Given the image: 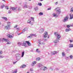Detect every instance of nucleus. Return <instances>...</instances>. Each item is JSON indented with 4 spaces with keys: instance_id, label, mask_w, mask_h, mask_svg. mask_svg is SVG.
<instances>
[{
    "instance_id": "nucleus-46",
    "label": "nucleus",
    "mask_w": 73,
    "mask_h": 73,
    "mask_svg": "<svg viewBox=\"0 0 73 73\" xmlns=\"http://www.w3.org/2000/svg\"><path fill=\"white\" fill-rule=\"evenodd\" d=\"M66 27H67L68 28H70V26L69 25H67Z\"/></svg>"
},
{
    "instance_id": "nucleus-25",
    "label": "nucleus",
    "mask_w": 73,
    "mask_h": 73,
    "mask_svg": "<svg viewBox=\"0 0 73 73\" xmlns=\"http://www.w3.org/2000/svg\"><path fill=\"white\" fill-rule=\"evenodd\" d=\"M28 5H25L24 6V8H28Z\"/></svg>"
},
{
    "instance_id": "nucleus-22",
    "label": "nucleus",
    "mask_w": 73,
    "mask_h": 73,
    "mask_svg": "<svg viewBox=\"0 0 73 73\" xmlns=\"http://www.w3.org/2000/svg\"><path fill=\"white\" fill-rule=\"evenodd\" d=\"M17 8L16 7H12L11 9L13 11H15L16 10Z\"/></svg>"
},
{
    "instance_id": "nucleus-40",
    "label": "nucleus",
    "mask_w": 73,
    "mask_h": 73,
    "mask_svg": "<svg viewBox=\"0 0 73 73\" xmlns=\"http://www.w3.org/2000/svg\"><path fill=\"white\" fill-rule=\"evenodd\" d=\"M4 5H3L1 6V8H4Z\"/></svg>"
},
{
    "instance_id": "nucleus-9",
    "label": "nucleus",
    "mask_w": 73,
    "mask_h": 73,
    "mask_svg": "<svg viewBox=\"0 0 73 73\" xmlns=\"http://www.w3.org/2000/svg\"><path fill=\"white\" fill-rule=\"evenodd\" d=\"M44 29H40L39 30V33H43V32H44Z\"/></svg>"
},
{
    "instance_id": "nucleus-31",
    "label": "nucleus",
    "mask_w": 73,
    "mask_h": 73,
    "mask_svg": "<svg viewBox=\"0 0 73 73\" xmlns=\"http://www.w3.org/2000/svg\"><path fill=\"white\" fill-rule=\"evenodd\" d=\"M39 15H40V16H41V15H43V13H42V12H40L39 13Z\"/></svg>"
},
{
    "instance_id": "nucleus-39",
    "label": "nucleus",
    "mask_w": 73,
    "mask_h": 73,
    "mask_svg": "<svg viewBox=\"0 0 73 73\" xmlns=\"http://www.w3.org/2000/svg\"><path fill=\"white\" fill-rule=\"evenodd\" d=\"M7 44H11V42L8 41H7Z\"/></svg>"
},
{
    "instance_id": "nucleus-36",
    "label": "nucleus",
    "mask_w": 73,
    "mask_h": 73,
    "mask_svg": "<svg viewBox=\"0 0 73 73\" xmlns=\"http://www.w3.org/2000/svg\"><path fill=\"white\" fill-rule=\"evenodd\" d=\"M38 5L39 6H41V5H42V3H38Z\"/></svg>"
},
{
    "instance_id": "nucleus-21",
    "label": "nucleus",
    "mask_w": 73,
    "mask_h": 73,
    "mask_svg": "<svg viewBox=\"0 0 73 73\" xmlns=\"http://www.w3.org/2000/svg\"><path fill=\"white\" fill-rule=\"evenodd\" d=\"M8 36L9 37V38H13V36H12V35H10L9 34H8Z\"/></svg>"
},
{
    "instance_id": "nucleus-60",
    "label": "nucleus",
    "mask_w": 73,
    "mask_h": 73,
    "mask_svg": "<svg viewBox=\"0 0 73 73\" xmlns=\"http://www.w3.org/2000/svg\"><path fill=\"white\" fill-rule=\"evenodd\" d=\"M33 34H30V35H31L30 36H33Z\"/></svg>"
},
{
    "instance_id": "nucleus-6",
    "label": "nucleus",
    "mask_w": 73,
    "mask_h": 73,
    "mask_svg": "<svg viewBox=\"0 0 73 73\" xmlns=\"http://www.w3.org/2000/svg\"><path fill=\"white\" fill-rule=\"evenodd\" d=\"M58 14H57V13H54L52 14V16H53V17H54L56 18L58 17Z\"/></svg>"
},
{
    "instance_id": "nucleus-28",
    "label": "nucleus",
    "mask_w": 73,
    "mask_h": 73,
    "mask_svg": "<svg viewBox=\"0 0 73 73\" xmlns=\"http://www.w3.org/2000/svg\"><path fill=\"white\" fill-rule=\"evenodd\" d=\"M7 25H8V26H11V22H8L7 23Z\"/></svg>"
},
{
    "instance_id": "nucleus-53",
    "label": "nucleus",
    "mask_w": 73,
    "mask_h": 73,
    "mask_svg": "<svg viewBox=\"0 0 73 73\" xmlns=\"http://www.w3.org/2000/svg\"><path fill=\"white\" fill-rule=\"evenodd\" d=\"M33 23H34L33 22L31 24V26H32V25H33Z\"/></svg>"
},
{
    "instance_id": "nucleus-41",
    "label": "nucleus",
    "mask_w": 73,
    "mask_h": 73,
    "mask_svg": "<svg viewBox=\"0 0 73 73\" xmlns=\"http://www.w3.org/2000/svg\"><path fill=\"white\" fill-rule=\"evenodd\" d=\"M70 11L71 12H73V7L71 8V9Z\"/></svg>"
},
{
    "instance_id": "nucleus-64",
    "label": "nucleus",
    "mask_w": 73,
    "mask_h": 73,
    "mask_svg": "<svg viewBox=\"0 0 73 73\" xmlns=\"http://www.w3.org/2000/svg\"><path fill=\"white\" fill-rule=\"evenodd\" d=\"M23 33V32L22 31L21 33H20V34H21Z\"/></svg>"
},
{
    "instance_id": "nucleus-55",
    "label": "nucleus",
    "mask_w": 73,
    "mask_h": 73,
    "mask_svg": "<svg viewBox=\"0 0 73 73\" xmlns=\"http://www.w3.org/2000/svg\"><path fill=\"white\" fill-rule=\"evenodd\" d=\"M57 3H58V2H56L55 3V5H57Z\"/></svg>"
},
{
    "instance_id": "nucleus-19",
    "label": "nucleus",
    "mask_w": 73,
    "mask_h": 73,
    "mask_svg": "<svg viewBox=\"0 0 73 73\" xmlns=\"http://www.w3.org/2000/svg\"><path fill=\"white\" fill-rule=\"evenodd\" d=\"M27 30H28V29L27 28H25L23 30L22 32H23H23H24L25 31H27Z\"/></svg>"
},
{
    "instance_id": "nucleus-58",
    "label": "nucleus",
    "mask_w": 73,
    "mask_h": 73,
    "mask_svg": "<svg viewBox=\"0 0 73 73\" xmlns=\"http://www.w3.org/2000/svg\"><path fill=\"white\" fill-rule=\"evenodd\" d=\"M24 46L25 47H28V46L26 45V44Z\"/></svg>"
},
{
    "instance_id": "nucleus-57",
    "label": "nucleus",
    "mask_w": 73,
    "mask_h": 73,
    "mask_svg": "<svg viewBox=\"0 0 73 73\" xmlns=\"http://www.w3.org/2000/svg\"><path fill=\"white\" fill-rule=\"evenodd\" d=\"M33 36H35V37H36V35L34 34H33Z\"/></svg>"
},
{
    "instance_id": "nucleus-11",
    "label": "nucleus",
    "mask_w": 73,
    "mask_h": 73,
    "mask_svg": "<svg viewBox=\"0 0 73 73\" xmlns=\"http://www.w3.org/2000/svg\"><path fill=\"white\" fill-rule=\"evenodd\" d=\"M10 27H11V26L7 25V26L5 27V29H7V30H8L10 29Z\"/></svg>"
},
{
    "instance_id": "nucleus-4",
    "label": "nucleus",
    "mask_w": 73,
    "mask_h": 73,
    "mask_svg": "<svg viewBox=\"0 0 73 73\" xmlns=\"http://www.w3.org/2000/svg\"><path fill=\"white\" fill-rule=\"evenodd\" d=\"M44 40L43 39L39 40H38L39 42V44H41L42 45H45V43L44 41H43Z\"/></svg>"
},
{
    "instance_id": "nucleus-50",
    "label": "nucleus",
    "mask_w": 73,
    "mask_h": 73,
    "mask_svg": "<svg viewBox=\"0 0 73 73\" xmlns=\"http://www.w3.org/2000/svg\"><path fill=\"white\" fill-rule=\"evenodd\" d=\"M69 41H70V42H73V40H70Z\"/></svg>"
},
{
    "instance_id": "nucleus-44",
    "label": "nucleus",
    "mask_w": 73,
    "mask_h": 73,
    "mask_svg": "<svg viewBox=\"0 0 73 73\" xmlns=\"http://www.w3.org/2000/svg\"><path fill=\"white\" fill-rule=\"evenodd\" d=\"M12 12H11V11L9 10L8 11V13H11Z\"/></svg>"
},
{
    "instance_id": "nucleus-14",
    "label": "nucleus",
    "mask_w": 73,
    "mask_h": 73,
    "mask_svg": "<svg viewBox=\"0 0 73 73\" xmlns=\"http://www.w3.org/2000/svg\"><path fill=\"white\" fill-rule=\"evenodd\" d=\"M38 68H40V67L42 66V64L40 63H38Z\"/></svg>"
},
{
    "instance_id": "nucleus-15",
    "label": "nucleus",
    "mask_w": 73,
    "mask_h": 73,
    "mask_svg": "<svg viewBox=\"0 0 73 73\" xmlns=\"http://www.w3.org/2000/svg\"><path fill=\"white\" fill-rule=\"evenodd\" d=\"M70 31H71V29L69 28H67L65 30V31L67 32H69Z\"/></svg>"
},
{
    "instance_id": "nucleus-30",
    "label": "nucleus",
    "mask_w": 73,
    "mask_h": 73,
    "mask_svg": "<svg viewBox=\"0 0 73 73\" xmlns=\"http://www.w3.org/2000/svg\"><path fill=\"white\" fill-rule=\"evenodd\" d=\"M40 59L41 58H37L36 59V61H40Z\"/></svg>"
},
{
    "instance_id": "nucleus-37",
    "label": "nucleus",
    "mask_w": 73,
    "mask_h": 73,
    "mask_svg": "<svg viewBox=\"0 0 73 73\" xmlns=\"http://www.w3.org/2000/svg\"><path fill=\"white\" fill-rule=\"evenodd\" d=\"M31 19H32V21H34V18H33L32 17H31Z\"/></svg>"
},
{
    "instance_id": "nucleus-18",
    "label": "nucleus",
    "mask_w": 73,
    "mask_h": 73,
    "mask_svg": "<svg viewBox=\"0 0 73 73\" xmlns=\"http://www.w3.org/2000/svg\"><path fill=\"white\" fill-rule=\"evenodd\" d=\"M25 53V51H23L22 52V55L21 56V57H24V53Z\"/></svg>"
},
{
    "instance_id": "nucleus-52",
    "label": "nucleus",
    "mask_w": 73,
    "mask_h": 73,
    "mask_svg": "<svg viewBox=\"0 0 73 73\" xmlns=\"http://www.w3.org/2000/svg\"><path fill=\"white\" fill-rule=\"evenodd\" d=\"M17 27V25H16L14 26V28H16Z\"/></svg>"
},
{
    "instance_id": "nucleus-29",
    "label": "nucleus",
    "mask_w": 73,
    "mask_h": 73,
    "mask_svg": "<svg viewBox=\"0 0 73 73\" xmlns=\"http://www.w3.org/2000/svg\"><path fill=\"white\" fill-rule=\"evenodd\" d=\"M25 45H26V42H23V43H22V46H25Z\"/></svg>"
},
{
    "instance_id": "nucleus-51",
    "label": "nucleus",
    "mask_w": 73,
    "mask_h": 73,
    "mask_svg": "<svg viewBox=\"0 0 73 73\" xmlns=\"http://www.w3.org/2000/svg\"><path fill=\"white\" fill-rule=\"evenodd\" d=\"M19 29H20V28H17V31L19 30Z\"/></svg>"
},
{
    "instance_id": "nucleus-3",
    "label": "nucleus",
    "mask_w": 73,
    "mask_h": 73,
    "mask_svg": "<svg viewBox=\"0 0 73 73\" xmlns=\"http://www.w3.org/2000/svg\"><path fill=\"white\" fill-rule=\"evenodd\" d=\"M15 57L17 61H19L21 58L20 54L19 53L15 54Z\"/></svg>"
},
{
    "instance_id": "nucleus-27",
    "label": "nucleus",
    "mask_w": 73,
    "mask_h": 73,
    "mask_svg": "<svg viewBox=\"0 0 73 73\" xmlns=\"http://www.w3.org/2000/svg\"><path fill=\"white\" fill-rule=\"evenodd\" d=\"M2 19H4L5 20H6V21H7V18L6 17H2Z\"/></svg>"
},
{
    "instance_id": "nucleus-10",
    "label": "nucleus",
    "mask_w": 73,
    "mask_h": 73,
    "mask_svg": "<svg viewBox=\"0 0 73 73\" xmlns=\"http://www.w3.org/2000/svg\"><path fill=\"white\" fill-rule=\"evenodd\" d=\"M36 63L37 62L36 61L33 62L31 64V66H35V64H36Z\"/></svg>"
},
{
    "instance_id": "nucleus-8",
    "label": "nucleus",
    "mask_w": 73,
    "mask_h": 73,
    "mask_svg": "<svg viewBox=\"0 0 73 73\" xmlns=\"http://www.w3.org/2000/svg\"><path fill=\"white\" fill-rule=\"evenodd\" d=\"M48 36V33L45 32L43 35V37L44 38H46Z\"/></svg>"
},
{
    "instance_id": "nucleus-42",
    "label": "nucleus",
    "mask_w": 73,
    "mask_h": 73,
    "mask_svg": "<svg viewBox=\"0 0 73 73\" xmlns=\"http://www.w3.org/2000/svg\"><path fill=\"white\" fill-rule=\"evenodd\" d=\"M35 11H37L38 9V8L36 7L34 8Z\"/></svg>"
},
{
    "instance_id": "nucleus-59",
    "label": "nucleus",
    "mask_w": 73,
    "mask_h": 73,
    "mask_svg": "<svg viewBox=\"0 0 73 73\" xmlns=\"http://www.w3.org/2000/svg\"><path fill=\"white\" fill-rule=\"evenodd\" d=\"M30 70L31 71H33V69H32V68H31Z\"/></svg>"
},
{
    "instance_id": "nucleus-17",
    "label": "nucleus",
    "mask_w": 73,
    "mask_h": 73,
    "mask_svg": "<svg viewBox=\"0 0 73 73\" xmlns=\"http://www.w3.org/2000/svg\"><path fill=\"white\" fill-rule=\"evenodd\" d=\"M58 53L56 51H54L53 52H51V54L52 55H53V54H56Z\"/></svg>"
},
{
    "instance_id": "nucleus-62",
    "label": "nucleus",
    "mask_w": 73,
    "mask_h": 73,
    "mask_svg": "<svg viewBox=\"0 0 73 73\" xmlns=\"http://www.w3.org/2000/svg\"><path fill=\"white\" fill-rule=\"evenodd\" d=\"M3 1H4L5 3V0H2Z\"/></svg>"
},
{
    "instance_id": "nucleus-56",
    "label": "nucleus",
    "mask_w": 73,
    "mask_h": 73,
    "mask_svg": "<svg viewBox=\"0 0 73 73\" xmlns=\"http://www.w3.org/2000/svg\"><path fill=\"white\" fill-rule=\"evenodd\" d=\"M3 56H1L0 55V58H3Z\"/></svg>"
},
{
    "instance_id": "nucleus-24",
    "label": "nucleus",
    "mask_w": 73,
    "mask_h": 73,
    "mask_svg": "<svg viewBox=\"0 0 73 73\" xmlns=\"http://www.w3.org/2000/svg\"><path fill=\"white\" fill-rule=\"evenodd\" d=\"M18 46H20L21 45H22V43H21V42H18Z\"/></svg>"
},
{
    "instance_id": "nucleus-7",
    "label": "nucleus",
    "mask_w": 73,
    "mask_h": 73,
    "mask_svg": "<svg viewBox=\"0 0 73 73\" xmlns=\"http://www.w3.org/2000/svg\"><path fill=\"white\" fill-rule=\"evenodd\" d=\"M68 20V17H66L64 18V19L63 20V21L64 23H65V22H66Z\"/></svg>"
},
{
    "instance_id": "nucleus-12",
    "label": "nucleus",
    "mask_w": 73,
    "mask_h": 73,
    "mask_svg": "<svg viewBox=\"0 0 73 73\" xmlns=\"http://www.w3.org/2000/svg\"><path fill=\"white\" fill-rule=\"evenodd\" d=\"M70 20H72V19H73V14H70Z\"/></svg>"
},
{
    "instance_id": "nucleus-54",
    "label": "nucleus",
    "mask_w": 73,
    "mask_h": 73,
    "mask_svg": "<svg viewBox=\"0 0 73 73\" xmlns=\"http://www.w3.org/2000/svg\"><path fill=\"white\" fill-rule=\"evenodd\" d=\"M51 10V8H50L48 9V10Z\"/></svg>"
},
{
    "instance_id": "nucleus-49",
    "label": "nucleus",
    "mask_w": 73,
    "mask_h": 73,
    "mask_svg": "<svg viewBox=\"0 0 73 73\" xmlns=\"http://www.w3.org/2000/svg\"><path fill=\"white\" fill-rule=\"evenodd\" d=\"M55 70H59V68H56L55 69Z\"/></svg>"
},
{
    "instance_id": "nucleus-61",
    "label": "nucleus",
    "mask_w": 73,
    "mask_h": 73,
    "mask_svg": "<svg viewBox=\"0 0 73 73\" xmlns=\"http://www.w3.org/2000/svg\"><path fill=\"white\" fill-rule=\"evenodd\" d=\"M25 4H28V3H27V2H25Z\"/></svg>"
},
{
    "instance_id": "nucleus-32",
    "label": "nucleus",
    "mask_w": 73,
    "mask_h": 73,
    "mask_svg": "<svg viewBox=\"0 0 73 73\" xmlns=\"http://www.w3.org/2000/svg\"><path fill=\"white\" fill-rule=\"evenodd\" d=\"M17 72V69H16L13 72V73H16Z\"/></svg>"
},
{
    "instance_id": "nucleus-26",
    "label": "nucleus",
    "mask_w": 73,
    "mask_h": 73,
    "mask_svg": "<svg viewBox=\"0 0 73 73\" xmlns=\"http://www.w3.org/2000/svg\"><path fill=\"white\" fill-rule=\"evenodd\" d=\"M62 55L63 57H64V56H65V53L64 52H63L62 53Z\"/></svg>"
},
{
    "instance_id": "nucleus-38",
    "label": "nucleus",
    "mask_w": 73,
    "mask_h": 73,
    "mask_svg": "<svg viewBox=\"0 0 73 73\" xmlns=\"http://www.w3.org/2000/svg\"><path fill=\"white\" fill-rule=\"evenodd\" d=\"M70 58L72 59V58H73V56L72 55H71L70 56Z\"/></svg>"
},
{
    "instance_id": "nucleus-63",
    "label": "nucleus",
    "mask_w": 73,
    "mask_h": 73,
    "mask_svg": "<svg viewBox=\"0 0 73 73\" xmlns=\"http://www.w3.org/2000/svg\"><path fill=\"white\" fill-rule=\"evenodd\" d=\"M71 27H73V24H72L71 25Z\"/></svg>"
},
{
    "instance_id": "nucleus-34",
    "label": "nucleus",
    "mask_w": 73,
    "mask_h": 73,
    "mask_svg": "<svg viewBox=\"0 0 73 73\" xmlns=\"http://www.w3.org/2000/svg\"><path fill=\"white\" fill-rule=\"evenodd\" d=\"M36 51L37 53H39L40 51L38 50V49H37L36 50Z\"/></svg>"
},
{
    "instance_id": "nucleus-45",
    "label": "nucleus",
    "mask_w": 73,
    "mask_h": 73,
    "mask_svg": "<svg viewBox=\"0 0 73 73\" xmlns=\"http://www.w3.org/2000/svg\"><path fill=\"white\" fill-rule=\"evenodd\" d=\"M17 62V61H16L15 62H13V64H15Z\"/></svg>"
},
{
    "instance_id": "nucleus-47",
    "label": "nucleus",
    "mask_w": 73,
    "mask_h": 73,
    "mask_svg": "<svg viewBox=\"0 0 73 73\" xmlns=\"http://www.w3.org/2000/svg\"><path fill=\"white\" fill-rule=\"evenodd\" d=\"M5 8L6 9H9L8 7V6H5Z\"/></svg>"
},
{
    "instance_id": "nucleus-2",
    "label": "nucleus",
    "mask_w": 73,
    "mask_h": 73,
    "mask_svg": "<svg viewBox=\"0 0 73 73\" xmlns=\"http://www.w3.org/2000/svg\"><path fill=\"white\" fill-rule=\"evenodd\" d=\"M55 10L56 12V13L58 15H60L61 13V10L59 7H57L56 8Z\"/></svg>"
},
{
    "instance_id": "nucleus-20",
    "label": "nucleus",
    "mask_w": 73,
    "mask_h": 73,
    "mask_svg": "<svg viewBox=\"0 0 73 73\" xmlns=\"http://www.w3.org/2000/svg\"><path fill=\"white\" fill-rule=\"evenodd\" d=\"M69 48H73V44H70L69 45Z\"/></svg>"
},
{
    "instance_id": "nucleus-43",
    "label": "nucleus",
    "mask_w": 73,
    "mask_h": 73,
    "mask_svg": "<svg viewBox=\"0 0 73 73\" xmlns=\"http://www.w3.org/2000/svg\"><path fill=\"white\" fill-rule=\"evenodd\" d=\"M18 10L19 11H21V7H19L18 8Z\"/></svg>"
},
{
    "instance_id": "nucleus-13",
    "label": "nucleus",
    "mask_w": 73,
    "mask_h": 73,
    "mask_svg": "<svg viewBox=\"0 0 73 73\" xmlns=\"http://www.w3.org/2000/svg\"><path fill=\"white\" fill-rule=\"evenodd\" d=\"M25 42L27 44H28V46H31V43H30V42H29V41H26Z\"/></svg>"
},
{
    "instance_id": "nucleus-1",
    "label": "nucleus",
    "mask_w": 73,
    "mask_h": 73,
    "mask_svg": "<svg viewBox=\"0 0 73 73\" xmlns=\"http://www.w3.org/2000/svg\"><path fill=\"white\" fill-rule=\"evenodd\" d=\"M54 34L56 38L55 40L54 41V42L55 43H57V42H59L60 38H61V36L59 34L57 33V32H55L54 33Z\"/></svg>"
},
{
    "instance_id": "nucleus-33",
    "label": "nucleus",
    "mask_w": 73,
    "mask_h": 73,
    "mask_svg": "<svg viewBox=\"0 0 73 73\" xmlns=\"http://www.w3.org/2000/svg\"><path fill=\"white\" fill-rule=\"evenodd\" d=\"M26 66V65H23L22 66L21 68H25V67Z\"/></svg>"
},
{
    "instance_id": "nucleus-5",
    "label": "nucleus",
    "mask_w": 73,
    "mask_h": 73,
    "mask_svg": "<svg viewBox=\"0 0 73 73\" xmlns=\"http://www.w3.org/2000/svg\"><path fill=\"white\" fill-rule=\"evenodd\" d=\"M47 67L45 66H43L41 68L40 70H43L45 71L47 70Z\"/></svg>"
},
{
    "instance_id": "nucleus-23",
    "label": "nucleus",
    "mask_w": 73,
    "mask_h": 73,
    "mask_svg": "<svg viewBox=\"0 0 73 73\" xmlns=\"http://www.w3.org/2000/svg\"><path fill=\"white\" fill-rule=\"evenodd\" d=\"M28 23H29L30 24H31V19H29L27 21Z\"/></svg>"
},
{
    "instance_id": "nucleus-16",
    "label": "nucleus",
    "mask_w": 73,
    "mask_h": 73,
    "mask_svg": "<svg viewBox=\"0 0 73 73\" xmlns=\"http://www.w3.org/2000/svg\"><path fill=\"white\" fill-rule=\"evenodd\" d=\"M2 40L3 41H6V42L8 41V40L5 39V38H3Z\"/></svg>"
},
{
    "instance_id": "nucleus-48",
    "label": "nucleus",
    "mask_w": 73,
    "mask_h": 73,
    "mask_svg": "<svg viewBox=\"0 0 73 73\" xmlns=\"http://www.w3.org/2000/svg\"><path fill=\"white\" fill-rule=\"evenodd\" d=\"M3 53V52L1 51H0V54H2Z\"/></svg>"
},
{
    "instance_id": "nucleus-35",
    "label": "nucleus",
    "mask_w": 73,
    "mask_h": 73,
    "mask_svg": "<svg viewBox=\"0 0 73 73\" xmlns=\"http://www.w3.org/2000/svg\"><path fill=\"white\" fill-rule=\"evenodd\" d=\"M32 36H28L27 37L28 38H32Z\"/></svg>"
}]
</instances>
